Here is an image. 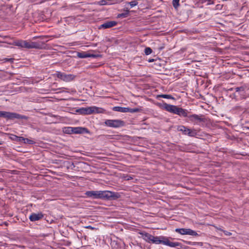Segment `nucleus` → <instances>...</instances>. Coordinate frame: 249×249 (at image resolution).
Returning <instances> with one entry per match:
<instances>
[{
  "instance_id": "nucleus-23",
  "label": "nucleus",
  "mask_w": 249,
  "mask_h": 249,
  "mask_svg": "<svg viewBox=\"0 0 249 249\" xmlns=\"http://www.w3.org/2000/svg\"><path fill=\"white\" fill-rule=\"evenodd\" d=\"M24 40H18L15 42V44L17 46L24 48Z\"/></svg>"
},
{
  "instance_id": "nucleus-27",
  "label": "nucleus",
  "mask_w": 249,
  "mask_h": 249,
  "mask_svg": "<svg viewBox=\"0 0 249 249\" xmlns=\"http://www.w3.org/2000/svg\"><path fill=\"white\" fill-rule=\"evenodd\" d=\"M179 0H173V5L175 8H177L179 6Z\"/></svg>"
},
{
  "instance_id": "nucleus-18",
  "label": "nucleus",
  "mask_w": 249,
  "mask_h": 249,
  "mask_svg": "<svg viewBox=\"0 0 249 249\" xmlns=\"http://www.w3.org/2000/svg\"><path fill=\"white\" fill-rule=\"evenodd\" d=\"M77 56L78 57L81 58H87V57H94L95 56L94 55L90 54L87 52L78 53Z\"/></svg>"
},
{
  "instance_id": "nucleus-25",
  "label": "nucleus",
  "mask_w": 249,
  "mask_h": 249,
  "mask_svg": "<svg viewBox=\"0 0 249 249\" xmlns=\"http://www.w3.org/2000/svg\"><path fill=\"white\" fill-rule=\"evenodd\" d=\"M152 50L150 47H146L144 50V53L146 55H149L152 53Z\"/></svg>"
},
{
  "instance_id": "nucleus-14",
  "label": "nucleus",
  "mask_w": 249,
  "mask_h": 249,
  "mask_svg": "<svg viewBox=\"0 0 249 249\" xmlns=\"http://www.w3.org/2000/svg\"><path fill=\"white\" fill-rule=\"evenodd\" d=\"M162 107L166 111L174 114L175 111L174 110L176 108V106L172 105L166 104L165 103H163Z\"/></svg>"
},
{
  "instance_id": "nucleus-1",
  "label": "nucleus",
  "mask_w": 249,
  "mask_h": 249,
  "mask_svg": "<svg viewBox=\"0 0 249 249\" xmlns=\"http://www.w3.org/2000/svg\"><path fill=\"white\" fill-rule=\"evenodd\" d=\"M86 195L93 199H115L119 198L120 195L118 193L108 191H87Z\"/></svg>"
},
{
  "instance_id": "nucleus-13",
  "label": "nucleus",
  "mask_w": 249,
  "mask_h": 249,
  "mask_svg": "<svg viewBox=\"0 0 249 249\" xmlns=\"http://www.w3.org/2000/svg\"><path fill=\"white\" fill-rule=\"evenodd\" d=\"M189 121L192 122L196 123V122H203L204 119L201 117V116H199L196 114H193L187 116Z\"/></svg>"
},
{
  "instance_id": "nucleus-12",
  "label": "nucleus",
  "mask_w": 249,
  "mask_h": 249,
  "mask_svg": "<svg viewBox=\"0 0 249 249\" xmlns=\"http://www.w3.org/2000/svg\"><path fill=\"white\" fill-rule=\"evenodd\" d=\"M43 217V214L41 213H32L29 216V219L32 222L39 220Z\"/></svg>"
},
{
  "instance_id": "nucleus-6",
  "label": "nucleus",
  "mask_w": 249,
  "mask_h": 249,
  "mask_svg": "<svg viewBox=\"0 0 249 249\" xmlns=\"http://www.w3.org/2000/svg\"><path fill=\"white\" fill-rule=\"evenodd\" d=\"M105 124L109 127L113 128H118L124 126L125 125V122L121 120H107L105 122Z\"/></svg>"
},
{
  "instance_id": "nucleus-11",
  "label": "nucleus",
  "mask_w": 249,
  "mask_h": 249,
  "mask_svg": "<svg viewBox=\"0 0 249 249\" xmlns=\"http://www.w3.org/2000/svg\"><path fill=\"white\" fill-rule=\"evenodd\" d=\"M117 22L115 21H107L99 26V29H107L114 27L117 25Z\"/></svg>"
},
{
  "instance_id": "nucleus-10",
  "label": "nucleus",
  "mask_w": 249,
  "mask_h": 249,
  "mask_svg": "<svg viewBox=\"0 0 249 249\" xmlns=\"http://www.w3.org/2000/svg\"><path fill=\"white\" fill-rule=\"evenodd\" d=\"M174 114L179 115L180 117H186L189 112L187 110L176 106Z\"/></svg>"
},
{
  "instance_id": "nucleus-38",
  "label": "nucleus",
  "mask_w": 249,
  "mask_h": 249,
  "mask_svg": "<svg viewBox=\"0 0 249 249\" xmlns=\"http://www.w3.org/2000/svg\"><path fill=\"white\" fill-rule=\"evenodd\" d=\"M37 37H38L37 36H36V37H34V38H37Z\"/></svg>"
},
{
  "instance_id": "nucleus-31",
  "label": "nucleus",
  "mask_w": 249,
  "mask_h": 249,
  "mask_svg": "<svg viewBox=\"0 0 249 249\" xmlns=\"http://www.w3.org/2000/svg\"><path fill=\"white\" fill-rule=\"evenodd\" d=\"M221 231H223V232L224 233L225 235H226L227 236H230V235H231V233L229 231H224V230H221Z\"/></svg>"
},
{
  "instance_id": "nucleus-33",
  "label": "nucleus",
  "mask_w": 249,
  "mask_h": 249,
  "mask_svg": "<svg viewBox=\"0 0 249 249\" xmlns=\"http://www.w3.org/2000/svg\"><path fill=\"white\" fill-rule=\"evenodd\" d=\"M125 178L126 180H128L132 179V178L131 177H128L127 178L125 177Z\"/></svg>"
},
{
  "instance_id": "nucleus-32",
  "label": "nucleus",
  "mask_w": 249,
  "mask_h": 249,
  "mask_svg": "<svg viewBox=\"0 0 249 249\" xmlns=\"http://www.w3.org/2000/svg\"><path fill=\"white\" fill-rule=\"evenodd\" d=\"M5 62H13L14 61L13 58H5L4 59Z\"/></svg>"
},
{
  "instance_id": "nucleus-2",
  "label": "nucleus",
  "mask_w": 249,
  "mask_h": 249,
  "mask_svg": "<svg viewBox=\"0 0 249 249\" xmlns=\"http://www.w3.org/2000/svg\"><path fill=\"white\" fill-rule=\"evenodd\" d=\"M151 243L155 244H162L163 245L169 246L170 247H179L182 248V246L181 243L179 242H170L168 238L165 236H153Z\"/></svg>"
},
{
  "instance_id": "nucleus-36",
  "label": "nucleus",
  "mask_w": 249,
  "mask_h": 249,
  "mask_svg": "<svg viewBox=\"0 0 249 249\" xmlns=\"http://www.w3.org/2000/svg\"><path fill=\"white\" fill-rule=\"evenodd\" d=\"M52 116H53L54 117H58V116L57 115H52Z\"/></svg>"
},
{
  "instance_id": "nucleus-37",
  "label": "nucleus",
  "mask_w": 249,
  "mask_h": 249,
  "mask_svg": "<svg viewBox=\"0 0 249 249\" xmlns=\"http://www.w3.org/2000/svg\"><path fill=\"white\" fill-rule=\"evenodd\" d=\"M186 243L188 244H190L191 242H186Z\"/></svg>"
},
{
  "instance_id": "nucleus-4",
  "label": "nucleus",
  "mask_w": 249,
  "mask_h": 249,
  "mask_svg": "<svg viewBox=\"0 0 249 249\" xmlns=\"http://www.w3.org/2000/svg\"><path fill=\"white\" fill-rule=\"evenodd\" d=\"M0 117L6 118L8 119H13L15 118L24 120L28 119V117L25 115H22L15 112H10L2 111H0Z\"/></svg>"
},
{
  "instance_id": "nucleus-7",
  "label": "nucleus",
  "mask_w": 249,
  "mask_h": 249,
  "mask_svg": "<svg viewBox=\"0 0 249 249\" xmlns=\"http://www.w3.org/2000/svg\"><path fill=\"white\" fill-rule=\"evenodd\" d=\"M175 231L182 235H190L195 236L198 235L196 231L190 229H176Z\"/></svg>"
},
{
  "instance_id": "nucleus-28",
  "label": "nucleus",
  "mask_w": 249,
  "mask_h": 249,
  "mask_svg": "<svg viewBox=\"0 0 249 249\" xmlns=\"http://www.w3.org/2000/svg\"><path fill=\"white\" fill-rule=\"evenodd\" d=\"M128 3L130 5L131 7H133L138 5V2L137 0H135L129 2Z\"/></svg>"
},
{
  "instance_id": "nucleus-5",
  "label": "nucleus",
  "mask_w": 249,
  "mask_h": 249,
  "mask_svg": "<svg viewBox=\"0 0 249 249\" xmlns=\"http://www.w3.org/2000/svg\"><path fill=\"white\" fill-rule=\"evenodd\" d=\"M177 129L178 131L182 132V134L185 135H188L190 137H196L197 135L196 130L190 129L184 125L177 126Z\"/></svg>"
},
{
  "instance_id": "nucleus-35",
  "label": "nucleus",
  "mask_w": 249,
  "mask_h": 249,
  "mask_svg": "<svg viewBox=\"0 0 249 249\" xmlns=\"http://www.w3.org/2000/svg\"><path fill=\"white\" fill-rule=\"evenodd\" d=\"M3 143V142L0 141V145H2Z\"/></svg>"
},
{
  "instance_id": "nucleus-9",
  "label": "nucleus",
  "mask_w": 249,
  "mask_h": 249,
  "mask_svg": "<svg viewBox=\"0 0 249 249\" xmlns=\"http://www.w3.org/2000/svg\"><path fill=\"white\" fill-rule=\"evenodd\" d=\"M24 48L27 49H40L41 48V45L37 42L27 41L26 40L24 41Z\"/></svg>"
},
{
  "instance_id": "nucleus-21",
  "label": "nucleus",
  "mask_w": 249,
  "mask_h": 249,
  "mask_svg": "<svg viewBox=\"0 0 249 249\" xmlns=\"http://www.w3.org/2000/svg\"><path fill=\"white\" fill-rule=\"evenodd\" d=\"M128 15H129V11L127 10L124 13L118 14L117 16V18H126L127 17H128Z\"/></svg>"
},
{
  "instance_id": "nucleus-16",
  "label": "nucleus",
  "mask_w": 249,
  "mask_h": 249,
  "mask_svg": "<svg viewBox=\"0 0 249 249\" xmlns=\"http://www.w3.org/2000/svg\"><path fill=\"white\" fill-rule=\"evenodd\" d=\"M72 131V133L74 134H82L88 132V130L87 128L81 127H73Z\"/></svg>"
},
{
  "instance_id": "nucleus-17",
  "label": "nucleus",
  "mask_w": 249,
  "mask_h": 249,
  "mask_svg": "<svg viewBox=\"0 0 249 249\" xmlns=\"http://www.w3.org/2000/svg\"><path fill=\"white\" fill-rule=\"evenodd\" d=\"M112 110L115 111L120 112H127V111L129 110V107H124L117 106L113 107Z\"/></svg>"
},
{
  "instance_id": "nucleus-34",
  "label": "nucleus",
  "mask_w": 249,
  "mask_h": 249,
  "mask_svg": "<svg viewBox=\"0 0 249 249\" xmlns=\"http://www.w3.org/2000/svg\"><path fill=\"white\" fill-rule=\"evenodd\" d=\"M154 61V59H150L148 60V62H153Z\"/></svg>"
},
{
  "instance_id": "nucleus-29",
  "label": "nucleus",
  "mask_w": 249,
  "mask_h": 249,
  "mask_svg": "<svg viewBox=\"0 0 249 249\" xmlns=\"http://www.w3.org/2000/svg\"><path fill=\"white\" fill-rule=\"evenodd\" d=\"M100 5H105L107 4V2L106 0H101L99 2Z\"/></svg>"
},
{
  "instance_id": "nucleus-20",
  "label": "nucleus",
  "mask_w": 249,
  "mask_h": 249,
  "mask_svg": "<svg viewBox=\"0 0 249 249\" xmlns=\"http://www.w3.org/2000/svg\"><path fill=\"white\" fill-rule=\"evenodd\" d=\"M11 139L13 141L16 142H22V140H23V137H18L16 135H13L12 137H11Z\"/></svg>"
},
{
  "instance_id": "nucleus-3",
  "label": "nucleus",
  "mask_w": 249,
  "mask_h": 249,
  "mask_svg": "<svg viewBox=\"0 0 249 249\" xmlns=\"http://www.w3.org/2000/svg\"><path fill=\"white\" fill-rule=\"evenodd\" d=\"M103 109L95 106L86 108H81L76 110V112L81 114H91L92 113H98L103 112Z\"/></svg>"
},
{
  "instance_id": "nucleus-15",
  "label": "nucleus",
  "mask_w": 249,
  "mask_h": 249,
  "mask_svg": "<svg viewBox=\"0 0 249 249\" xmlns=\"http://www.w3.org/2000/svg\"><path fill=\"white\" fill-rule=\"evenodd\" d=\"M140 234L142 235V237L143 240H144L146 242L151 243L153 235L149 234V233L145 232H142L139 233Z\"/></svg>"
},
{
  "instance_id": "nucleus-30",
  "label": "nucleus",
  "mask_w": 249,
  "mask_h": 249,
  "mask_svg": "<svg viewBox=\"0 0 249 249\" xmlns=\"http://www.w3.org/2000/svg\"><path fill=\"white\" fill-rule=\"evenodd\" d=\"M244 88L243 87H237L235 88V91L236 92H238L239 91H244Z\"/></svg>"
},
{
  "instance_id": "nucleus-24",
  "label": "nucleus",
  "mask_w": 249,
  "mask_h": 249,
  "mask_svg": "<svg viewBox=\"0 0 249 249\" xmlns=\"http://www.w3.org/2000/svg\"><path fill=\"white\" fill-rule=\"evenodd\" d=\"M22 142H23L24 143H28V144H30L35 143V142L33 140H30V139H29L27 138H23V140H22Z\"/></svg>"
},
{
  "instance_id": "nucleus-26",
  "label": "nucleus",
  "mask_w": 249,
  "mask_h": 249,
  "mask_svg": "<svg viewBox=\"0 0 249 249\" xmlns=\"http://www.w3.org/2000/svg\"><path fill=\"white\" fill-rule=\"evenodd\" d=\"M139 111H140V109H139L138 108H129V110L127 111V112L135 113V112H138Z\"/></svg>"
},
{
  "instance_id": "nucleus-22",
  "label": "nucleus",
  "mask_w": 249,
  "mask_h": 249,
  "mask_svg": "<svg viewBox=\"0 0 249 249\" xmlns=\"http://www.w3.org/2000/svg\"><path fill=\"white\" fill-rule=\"evenodd\" d=\"M72 127H65L64 128L63 131L67 134H71L72 133Z\"/></svg>"
},
{
  "instance_id": "nucleus-19",
  "label": "nucleus",
  "mask_w": 249,
  "mask_h": 249,
  "mask_svg": "<svg viewBox=\"0 0 249 249\" xmlns=\"http://www.w3.org/2000/svg\"><path fill=\"white\" fill-rule=\"evenodd\" d=\"M160 97L169 99H175L174 97H173L172 95L169 94H160L157 95V98H159Z\"/></svg>"
},
{
  "instance_id": "nucleus-8",
  "label": "nucleus",
  "mask_w": 249,
  "mask_h": 249,
  "mask_svg": "<svg viewBox=\"0 0 249 249\" xmlns=\"http://www.w3.org/2000/svg\"><path fill=\"white\" fill-rule=\"evenodd\" d=\"M56 75L58 78L65 82H70L73 80L75 78V76L73 74H67L65 73H62L61 72H57Z\"/></svg>"
}]
</instances>
